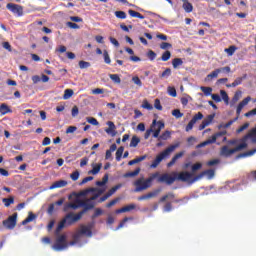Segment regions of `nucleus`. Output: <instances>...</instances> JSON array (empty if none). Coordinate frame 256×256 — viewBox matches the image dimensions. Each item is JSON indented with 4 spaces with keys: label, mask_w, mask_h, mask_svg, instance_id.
<instances>
[{
    "label": "nucleus",
    "mask_w": 256,
    "mask_h": 256,
    "mask_svg": "<svg viewBox=\"0 0 256 256\" xmlns=\"http://www.w3.org/2000/svg\"><path fill=\"white\" fill-rule=\"evenodd\" d=\"M132 81L134 85H137V87H143V82L138 76L132 77Z\"/></svg>",
    "instance_id": "nucleus-53"
},
{
    "label": "nucleus",
    "mask_w": 256,
    "mask_h": 256,
    "mask_svg": "<svg viewBox=\"0 0 256 256\" xmlns=\"http://www.w3.org/2000/svg\"><path fill=\"white\" fill-rule=\"evenodd\" d=\"M135 204H129L127 206L122 207L124 213H129V211H133L135 209Z\"/></svg>",
    "instance_id": "nucleus-56"
},
{
    "label": "nucleus",
    "mask_w": 256,
    "mask_h": 256,
    "mask_svg": "<svg viewBox=\"0 0 256 256\" xmlns=\"http://www.w3.org/2000/svg\"><path fill=\"white\" fill-rule=\"evenodd\" d=\"M224 51L227 53V55H229V57H231L235 54V51H237V47L232 45L229 48H226Z\"/></svg>",
    "instance_id": "nucleus-45"
},
{
    "label": "nucleus",
    "mask_w": 256,
    "mask_h": 256,
    "mask_svg": "<svg viewBox=\"0 0 256 256\" xmlns=\"http://www.w3.org/2000/svg\"><path fill=\"white\" fill-rule=\"evenodd\" d=\"M81 207H84V209L82 211H80V213H83V215H85V213H87V211L93 209V207H95V204L90 201L89 199L83 201L81 200L80 202Z\"/></svg>",
    "instance_id": "nucleus-17"
},
{
    "label": "nucleus",
    "mask_w": 256,
    "mask_h": 256,
    "mask_svg": "<svg viewBox=\"0 0 256 256\" xmlns=\"http://www.w3.org/2000/svg\"><path fill=\"white\" fill-rule=\"evenodd\" d=\"M213 119H215V114H210L207 116L206 119H204L202 121V123L199 125V131H203V129H205V127H209V125H211V123H213Z\"/></svg>",
    "instance_id": "nucleus-18"
},
{
    "label": "nucleus",
    "mask_w": 256,
    "mask_h": 256,
    "mask_svg": "<svg viewBox=\"0 0 256 256\" xmlns=\"http://www.w3.org/2000/svg\"><path fill=\"white\" fill-rule=\"evenodd\" d=\"M221 163V160L219 159H213L207 162L208 167H213L215 165H219Z\"/></svg>",
    "instance_id": "nucleus-61"
},
{
    "label": "nucleus",
    "mask_w": 256,
    "mask_h": 256,
    "mask_svg": "<svg viewBox=\"0 0 256 256\" xmlns=\"http://www.w3.org/2000/svg\"><path fill=\"white\" fill-rule=\"evenodd\" d=\"M171 47H173V45H171V43H169V42H162L160 44V49H163V50L171 49Z\"/></svg>",
    "instance_id": "nucleus-62"
},
{
    "label": "nucleus",
    "mask_w": 256,
    "mask_h": 256,
    "mask_svg": "<svg viewBox=\"0 0 256 256\" xmlns=\"http://www.w3.org/2000/svg\"><path fill=\"white\" fill-rule=\"evenodd\" d=\"M200 89L204 93V95H206V97H209V95H211V93H213V88H211V87L202 86Z\"/></svg>",
    "instance_id": "nucleus-46"
},
{
    "label": "nucleus",
    "mask_w": 256,
    "mask_h": 256,
    "mask_svg": "<svg viewBox=\"0 0 256 256\" xmlns=\"http://www.w3.org/2000/svg\"><path fill=\"white\" fill-rule=\"evenodd\" d=\"M64 227H65V220H62V221L58 224V226H57V228H56V230H55V235H59V233H61V230H62Z\"/></svg>",
    "instance_id": "nucleus-54"
},
{
    "label": "nucleus",
    "mask_w": 256,
    "mask_h": 256,
    "mask_svg": "<svg viewBox=\"0 0 256 256\" xmlns=\"http://www.w3.org/2000/svg\"><path fill=\"white\" fill-rule=\"evenodd\" d=\"M73 94H74L73 89H66L64 91L63 99L64 100L71 99L73 97Z\"/></svg>",
    "instance_id": "nucleus-44"
},
{
    "label": "nucleus",
    "mask_w": 256,
    "mask_h": 256,
    "mask_svg": "<svg viewBox=\"0 0 256 256\" xmlns=\"http://www.w3.org/2000/svg\"><path fill=\"white\" fill-rule=\"evenodd\" d=\"M109 181V174H105L102 178V181H96V185L98 187H103L104 185H107Z\"/></svg>",
    "instance_id": "nucleus-35"
},
{
    "label": "nucleus",
    "mask_w": 256,
    "mask_h": 256,
    "mask_svg": "<svg viewBox=\"0 0 256 256\" xmlns=\"http://www.w3.org/2000/svg\"><path fill=\"white\" fill-rule=\"evenodd\" d=\"M161 177V175L159 174V172H155L153 174H151L146 180L145 178H139L136 181H134L133 185L135 188V192L139 193L141 191H146V189H149V187H151V185H153V181H155V179H157V182L159 183V178Z\"/></svg>",
    "instance_id": "nucleus-2"
},
{
    "label": "nucleus",
    "mask_w": 256,
    "mask_h": 256,
    "mask_svg": "<svg viewBox=\"0 0 256 256\" xmlns=\"http://www.w3.org/2000/svg\"><path fill=\"white\" fill-rule=\"evenodd\" d=\"M175 181H182V183H187L191 181L193 183V173L190 172H173L172 175L164 173L158 178V183H166V185H173Z\"/></svg>",
    "instance_id": "nucleus-1"
},
{
    "label": "nucleus",
    "mask_w": 256,
    "mask_h": 256,
    "mask_svg": "<svg viewBox=\"0 0 256 256\" xmlns=\"http://www.w3.org/2000/svg\"><path fill=\"white\" fill-rule=\"evenodd\" d=\"M167 199H172V203H178L179 205H187L189 203V200L191 199L189 196H185L180 199H175V193L173 192H168L166 195L162 196L160 198V203H165Z\"/></svg>",
    "instance_id": "nucleus-6"
},
{
    "label": "nucleus",
    "mask_w": 256,
    "mask_h": 256,
    "mask_svg": "<svg viewBox=\"0 0 256 256\" xmlns=\"http://www.w3.org/2000/svg\"><path fill=\"white\" fill-rule=\"evenodd\" d=\"M157 195H159V190H155L153 192H149L148 194L138 197V201H145L147 199H153V197H157Z\"/></svg>",
    "instance_id": "nucleus-19"
},
{
    "label": "nucleus",
    "mask_w": 256,
    "mask_h": 256,
    "mask_svg": "<svg viewBox=\"0 0 256 256\" xmlns=\"http://www.w3.org/2000/svg\"><path fill=\"white\" fill-rule=\"evenodd\" d=\"M220 95L221 98L224 100V103H226V105H229V95L227 94V92L225 90H221Z\"/></svg>",
    "instance_id": "nucleus-47"
},
{
    "label": "nucleus",
    "mask_w": 256,
    "mask_h": 256,
    "mask_svg": "<svg viewBox=\"0 0 256 256\" xmlns=\"http://www.w3.org/2000/svg\"><path fill=\"white\" fill-rule=\"evenodd\" d=\"M171 138V132L169 130L164 131L158 138V141H167Z\"/></svg>",
    "instance_id": "nucleus-33"
},
{
    "label": "nucleus",
    "mask_w": 256,
    "mask_h": 256,
    "mask_svg": "<svg viewBox=\"0 0 256 256\" xmlns=\"http://www.w3.org/2000/svg\"><path fill=\"white\" fill-rule=\"evenodd\" d=\"M152 133H153V137L154 139H159V135L161 133L162 129H165V122L159 120H153L152 122Z\"/></svg>",
    "instance_id": "nucleus-9"
},
{
    "label": "nucleus",
    "mask_w": 256,
    "mask_h": 256,
    "mask_svg": "<svg viewBox=\"0 0 256 256\" xmlns=\"http://www.w3.org/2000/svg\"><path fill=\"white\" fill-rule=\"evenodd\" d=\"M61 187H67V181L65 180H59L54 182L49 189L53 190V189H61Z\"/></svg>",
    "instance_id": "nucleus-21"
},
{
    "label": "nucleus",
    "mask_w": 256,
    "mask_h": 256,
    "mask_svg": "<svg viewBox=\"0 0 256 256\" xmlns=\"http://www.w3.org/2000/svg\"><path fill=\"white\" fill-rule=\"evenodd\" d=\"M179 147H181L180 142H177L175 144L170 145L168 148H166L164 151H162L155 158V160L150 165V168L151 169H157V167H159V164L161 163V161H163L165 159V157H169V155H171L173 153V151H175V149H179Z\"/></svg>",
    "instance_id": "nucleus-3"
},
{
    "label": "nucleus",
    "mask_w": 256,
    "mask_h": 256,
    "mask_svg": "<svg viewBox=\"0 0 256 256\" xmlns=\"http://www.w3.org/2000/svg\"><path fill=\"white\" fill-rule=\"evenodd\" d=\"M2 225L12 231L17 226V213H14L12 216H9L6 220L2 222Z\"/></svg>",
    "instance_id": "nucleus-10"
},
{
    "label": "nucleus",
    "mask_w": 256,
    "mask_h": 256,
    "mask_svg": "<svg viewBox=\"0 0 256 256\" xmlns=\"http://www.w3.org/2000/svg\"><path fill=\"white\" fill-rule=\"evenodd\" d=\"M114 15L117 19H127V13L125 11H116Z\"/></svg>",
    "instance_id": "nucleus-49"
},
{
    "label": "nucleus",
    "mask_w": 256,
    "mask_h": 256,
    "mask_svg": "<svg viewBox=\"0 0 256 256\" xmlns=\"http://www.w3.org/2000/svg\"><path fill=\"white\" fill-rule=\"evenodd\" d=\"M123 151H125V147L120 146L116 151V161H121V157H123Z\"/></svg>",
    "instance_id": "nucleus-43"
},
{
    "label": "nucleus",
    "mask_w": 256,
    "mask_h": 256,
    "mask_svg": "<svg viewBox=\"0 0 256 256\" xmlns=\"http://www.w3.org/2000/svg\"><path fill=\"white\" fill-rule=\"evenodd\" d=\"M79 171H74L71 175L70 178L72 179V181H77L79 179Z\"/></svg>",
    "instance_id": "nucleus-64"
},
{
    "label": "nucleus",
    "mask_w": 256,
    "mask_h": 256,
    "mask_svg": "<svg viewBox=\"0 0 256 256\" xmlns=\"http://www.w3.org/2000/svg\"><path fill=\"white\" fill-rule=\"evenodd\" d=\"M182 9H184L185 13L193 12V4L189 2V0H183Z\"/></svg>",
    "instance_id": "nucleus-23"
},
{
    "label": "nucleus",
    "mask_w": 256,
    "mask_h": 256,
    "mask_svg": "<svg viewBox=\"0 0 256 256\" xmlns=\"http://www.w3.org/2000/svg\"><path fill=\"white\" fill-rule=\"evenodd\" d=\"M171 59V51L166 50L162 56H161V61H169Z\"/></svg>",
    "instance_id": "nucleus-48"
},
{
    "label": "nucleus",
    "mask_w": 256,
    "mask_h": 256,
    "mask_svg": "<svg viewBox=\"0 0 256 256\" xmlns=\"http://www.w3.org/2000/svg\"><path fill=\"white\" fill-rule=\"evenodd\" d=\"M201 119H203V113L198 112L189 121V123L187 124V126L185 128V131H187V132L191 131L193 129V127L195 126V123H197L198 121H201Z\"/></svg>",
    "instance_id": "nucleus-13"
},
{
    "label": "nucleus",
    "mask_w": 256,
    "mask_h": 256,
    "mask_svg": "<svg viewBox=\"0 0 256 256\" xmlns=\"http://www.w3.org/2000/svg\"><path fill=\"white\" fill-rule=\"evenodd\" d=\"M205 175H208V177L211 179V178L215 177V170L208 169L206 171L201 172L200 174H198L197 176H195L192 179V183H195L196 181H199V179H203V177H205Z\"/></svg>",
    "instance_id": "nucleus-14"
},
{
    "label": "nucleus",
    "mask_w": 256,
    "mask_h": 256,
    "mask_svg": "<svg viewBox=\"0 0 256 256\" xmlns=\"http://www.w3.org/2000/svg\"><path fill=\"white\" fill-rule=\"evenodd\" d=\"M122 185L121 184H118L114 187H112L107 193L106 195L111 197L113 195H115V193H117V191H119V189H121Z\"/></svg>",
    "instance_id": "nucleus-36"
},
{
    "label": "nucleus",
    "mask_w": 256,
    "mask_h": 256,
    "mask_svg": "<svg viewBox=\"0 0 256 256\" xmlns=\"http://www.w3.org/2000/svg\"><path fill=\"white\" fill-rule=\"evenodd\" d=\"M139 173H141V168L138 167L136 168L133 172H127L124 174L125 178H129V177H137V175H139Z\"/></svg>",
    "instance_id": "nucleus-31"
},
{
    "label": "nucleus",
    "mask_w": 256,
    "mask_h": 256,
    "mask_svg": "<svg viewBox=\"0 0 256 256\" xmlns=\"http://www.w3.org/2000/svg\"><path fill=\"white\" fill-rule=\"evenodd\" d=\"M86 121L88 123H90V125H94V126H97L99 125V121H97V119L93 118V117H87L86 118Z\"/></svg>",
    "instance_id": "nucleus-59"
},
{
    "label": "nucleus",
    "mask_w": 256,
    "mask_h": 256,
    "mask_svg": "<svg viewBox=\"0 0 256 256\" xmlns=\"http://www.w3.org/2000/svg\"><path fill=\"white\" fill-rule=\"evenodd\" d=\"M83 217V212H79L78 214L68 213L62 221H65V225H73V223H77V221H81Z\"/></svg>",
    "instance_id": "nucleus-8"
},
{
    "label": "nucleus",
    "mask_w": 256,
    "mask_h": 256,
    "mask_svg": "<svg viewBox=\"0 0 256 256\" xmlns=\"http://www.w3.org/2000/svg\"><path fill=\"white\" fill-rule=\"evenodd\" d=\"M37 219V215L33 214V212H29L26 219L21 222V225H27V223H31V221H35Z\"/></svg>",
    "instance_id": "nucleus-26"
},
{
    "label": "nucleus",
    "mask_w": 256,
    "mask_h": 256,
    "mask_svg": "<svg viewBox=\"0 0 256 256\" xmlns=\"http://www.w3.org/2000/svg\"><path fill=\"white\" fill-rule=\"evenodd\" d=\"M93 227H95V223L91 222L87 225H81L78 230L81 235H86V237H93Z\"/></svg>",
    "instance_id": "nucleus-12"
},
{
    "label": "nucleus",
    "mask_w": 256,
    "mask_h": 256,
    "mask_svg": "<svg viewBox=\"0 0 256 256\" xmlns=\"http://www.w3.org/2000/svg\"><path fill=\"white\" fill-rule=\"evenodd\" d=\"M183 155H185V151H181V152L177 153L176 155H174L173 158L171 159V161L167 164V167H173V165L175 163H177V160L181 159V157H183Z\"/></svg>",
    "instance_id": "nucleus-22"
},
{
    "label": "nucleus",
    "mask_w": 256,
    "mask_h": 256,
    "mask_svg": "<svg viewBox=\"0 0 256 256\" xmlns=\"http://www.w3.org/2000/svg\"><path fill=\"white\" fill-rule=\"evenodd\" d=\"M101 167H103V164H92V169L88 172L89 175H97L99 171H101Z\"/></svg>",
    "instance_id": "nucleus-24"
},
{
    "label": "nucleus",
    "mask_w": 256,
    "mask_h": 256,
    "mask_svg": "<svg viewBox=\"0 0 256 256\" xmlns=\"http://www.w3.org/2000/svg\"><path fill=\"white\" fill-rule=\"evenodd\" d=\"M0 113L1 115H7V113H11V108H9L7 104L3 103L0 105Z\"/></svg>",
    "instance_id": "nucleus-34"
},
{
    "label": "nucleus",
    "mask_w": 256,
    "mask_h": 256,
    "mask_svg": "<svg viewBox=\"0 0 256 256\" xmlns=\"http://www.w3.org/2000/svg\"><path fill=\"white\" fill-rule=\"evenodd\" d=\"M236 121H237V118H235L234 120H230L225 124H220L218 126V129H229V127H231V125H233Z\"/></svg>",
    "instance_id": "nucleus-40"
},
{
    "label": "nucleus",
    "mask_w": 256,
    "mask_h": 256,
    "mask_svg": "<svg viewBox=\"0 0 256 256\" xmlns=\"http://www.w3.org/2000/svg\"><path fill=\"white\" fill-rule=\"evenodd\" d=\"M243 83V78L238 77L236 78L233 83L227 84L226 87L231 88V87H237L238 85H241Z\"/></svg>",
    "instance_id": "nucleus-39"
},
{
    "label": "nucleus",
    "mask_w": 256,
    "mask_h": 256,
    "mask_svg": "<svg viewBox=\"0 0 256 256\" xmlns=\"http://www.w3.org/2000/svg\"><path fill=\"white\" fill-rule=\"evenodd\" d=\"M6 9H8V11H11L13 15H17V17H23V6L21 5L8 3L6 5Z\"/></svg>",
    "instance_id": "nucleus-11"
},
{
    "label": "nucleus",
    "mask_w": 256,
    "mask_h": 256,
    "mask_svg": "<svg viewBox=\"0 0 256 256\" xmlns=\"http://www.w3.org/2000/svg\"><path fill=\"white\" fill-rule=\"evenodd\" d=\"M168 94L170 97H177V90L175 87H168Z\"/></svg>",
    "instance_id": "nucleus-60"
},
{
    "label": "nucleus",
    "mask_w": 256,
    "mask_h": 256,
    "mask_svg": "<svg viewBox=\"0 0 256 256\" xmlns=\"http://www.w3.org/2000/svg\"><path fill=\"white\" fill-rule=\"evenodd\" d=\"M108 128L105 129L106 133L111 134L112 137H115L117 135V132L115 131L116 126L115 123H113L112 121H108L107 122Z\"/></svg>",
    "instance_id": "nucleus-20"
},
{
    "label": "nucleus",
    "mask_w": 256,
    "mask_h": 256,
    "mask_svg": "<svg viewBox=\"0 0 256 256\" xmlns=\"http://www.w3.org/2000/svg\"><path fill=\"white\" fill-rule=\"evenodd\" d=\"M147 159V155H144V156H140V157H137L133 160H130L128 162V165H137V163H141V161H145Z\"/></svg>",
    "instance_id": "nucleus-30"
},
{
    "label": "nucleus",
    "mask_w": 256,
    "mask_h": 256,
    "mask_svg": "<svg viewBox=\"0 0 256 256\" xmlns=\"http://www.w3.org/2000/svg\"><path fill=\"white\" fill-rule=\"evenodd\" d=\"M81 207V199L77 198L74 202L68 203L66 209H79Z\"/></svg>",
    "instance_id": "nucleus-25"
},
{
    "label": "nucleus",
    "mask_w": 256,
    "mask_h": 256,
    "mask_svg": "<svg viewBox=\"0 0 256 256\" xmlns=\"http://www.w3.org/2000/svg\"><path fill=\"white\" fill-rule=\"evenodd\" d=\"M248 139H250L252 143H256V127L251 129L240 141L241 143H247Z\"/></svg>",
    "instance_id": "nucleus-16"
},
{
    "label": "nucleus",
    "mask_w": 256,
    "mask_h": 256,
    "mask_svg": "<svg viewBox=\"0 0 256 256\" xmlns=\"http://www.w3.org/2000/svg\"><path fill=\"white\" fill-rule=\"evenodd\" d=\"M172 115L173 117H176V119H181V117H183V113H181L180 109H174Z\"/></svg>",
    "instance_id": "nucleus-55"
},
{
    "label": "nucleus",
    "mask_w": 256,
    "mask_h": 256,
    "mask_svg": "<svg viewBox=\"0 0 256 256\" xmlns=\"http://www.w3.org/2000/svg\"><path fill=\"white\" fill-rule=\"evenodd\" d=\"M141 143V138L138 136H133L130 142V147H137Z\"/></svg>",
    "instance_id": "nucleus-41"
},
{
    "label": "nucleus",
    "mask_w": 256,
    "mask_h": 256,
    "mask_svg": "<svg viewBox=\"0 0 256 256\" xmlns=\"http://www.w3.org/2000/svg\"><path fill=\"white\" fill-rule=\"evenodd\" d=\"M168 77H171V68H166L162 75H160L161 79H167Z\"/></svg>",
    "instance_id": "nucleus-51"
},
{
    "label": "nucleus",
    "mask_w": 256,
    "mask_h": 256,
    "mask_svg": "<svg viewBox=\"0 0 256 256\" xmlns=\"http://www.w3.org/2000/svg\"><path fill=\"white\" fill-rule=\"evenodd\" d=\"M181 65H183V59H181V58H174L172 60V67L174 69H178V67H181Z\"/></svg>",
    "instance_id": "nucleus-37"
},
{
    "label": "nucleus",
    "mask_w": 256,
    "mask_h": 256,
    "mask_svg": "<svg viewBox=\"0 0 256 256\" xmlns=\"http://www.w3.org/2000/svg\"><path fill=\"white\" fill-rule=\"evenodd\" d=\"M80 69H88V67H91V63L81 60L79 62Z\"/></svg>",
    "instance_id": "nucleus-58"
},
{
    "label": "nucleus",
    "mask_w": 256,
    "mask_h": 256,
    "mask_svg": "<svg viewBox=\"0 0 256 256\" xmlns=\"http://www.w3.org/2000/svg\"><path fill=\"white\" fill-rule=\"evenodd\" d=\"M147 57L148 59H150V61H155V59L157 58V53H155L153 50H150L147 53Z\"/></svg>",
    "instance_id": "nucleus-57"
},
{
    "label": "nucleus",
    "mask_w": 256,
    "mask_h": 256,
    "mask_svg": "<svg viewBox=\"0 0 256 256\" xmlns=\"http://www.w3.org/2000/svg\"><path fill=\"white\" fill-rule=\"evenodd\" d=\"M120 201H121V198L117 197V198L111 200L108 204H106V207L108 209H111V207H113L114 205H117V203H119Z\"/></svg>",
    "instance_id": "nucleus-50"
},
{
    "label": "nucleus",
    "mask_w": 256,
    "mask_h": 256,
    "mask_svg": "<svg viewBox=\"0 0 256 256\" xmlns=\"http://www.w3.org/2000/svg\"><path fill=\"white\" fill-rule=\"evenodd\" d=\"M247 143H240L234 148H229V146H222L220 149V157L229 158L231 155H235V153H239V151H243L247 149Z\"/></svg>",
    "instance_id": "nucleus-4"
},
{
    "label": "nucleus",
    "mask_w": 256,
    "mask_h": 256,
    "mask_svg": "<svg viewBox=\"0 0 256 256\" xmlns=\"http://www.w3.org/2000/svg\"><path fill=\"white\" fill-rule=\"evenodd\" d=\"M2 203H4L5 207H11V205L15 203V197L10 196L9 198H3Z\"/></svg>",
    "instance_id": "nucleus-29"
},
{
    "label": "nucleus",
    "mask_w": 256,
    "mask_h": 256,
    "mask_svg": "<svg viewBox=\"0 0 256 256\" xmlns=\"http://www.w3.org/2000/svg\"><path fill=\"white\" fill-rule=\"evenodd\" d=\"M89 193H96V195H98V197H101V195H103L105 193V189H101V188H87L84 191L81 192V195L83 197H85L86 195H89Z\"/></svg>",
    "instance_id": "nucleus-15"
},
{
    "label": "nucleus",
    "mask_w": 256,
    "mask_h": 256,
    "mask_svg": "<svg viewBox=\"0 0 256 256\" xmlns=\"http://www.w3.org/2000/svg\"><path fill=\"white\" fill-rule=\"evenodd\" d=\"M117 151V144H112L110 149L106 151L105 159H111L112 153Z\"/></svg>",
    "instance_id": "nucleus-32"
},
{
    "label": "nucleus",
    "mask_w": 256,
    "mask_h": 256,
    "mask_svg": "<svg viewBox=\"0 0 256 256\" xmlns=\"http://www.w3.org/2000/svg\"><path fill=\"white\" fill-rule=\"evenodd\" d=\"M53 251H65V249H69V242H67V235L61 234L59 235L55 243L52 245Z\"/></svg>",
    "instance_id": "nucleus-5"
},
{
    "label": "nucleus",
    "mask_w": 256,
    "mask_h": 256,
    "mask_svg": "<svg viewBox=\"0 0 256 256\" xmlns=\"http://www.w3.org/2000/svg\"><path fill=\"white\" fill-rule=\"evenodd\" d=\"M219 73H221V70L219 69L212 71L210 74L206 76L205 81H211V79H217V77H219Z\"/></svg>",
    "instance_id": "nucleus-27"
},
{
    "label": "nucleus",
    "mask_w": 256,
    "mask_h": 256,
    "mask_svg": "<svg viewBox=\"0 0 256 256\" xmlns=\"http://www.w3.org/2000/svg\"><path fill=\"white\" fill-rule=\"evenodd\" d=\"M128 13L130 17H136L137 19H145V16L143 14L135 11V10H128Z\"/></svg>",
    "instance_id": "nucleus-38"
},
{
    "label": "nucleus",
    "mask_w": 256,
    "mask_h": 256,
    "mask_svg": "<svg viewBox=\"0 0 256 256\" xmlns=\"http://www.w3.org/2000/svg\"><path fill=\"white\" fill-rule=\"evenodd\" d=\"M109 78L111 79V81H113V83H116V85H120L121 77H119L118 74H110Z\"/></svg>",
    "instance_id": "nucleus-42"
},
{
    "label": "nucleus",
    "mask_w": 256,
    "mask_h": 256,
    "mask_svg": "<svg viewBox=\"0 0 256 256\" xmlns=\"http://www.w3.org/2000/svg\"><path fill=\"white\" fill-rule=\"evenodd\" d=\"M255 153H256V148L253 149V150H249L247 152H244V153H240V154L237 155L236 158L237 159H243L245 157H252V155H255Z\"/></svg>",
    "instance_id": "nucleus-28"
},
{
    "label": "nucleus",
    "mask_w": 256,
    "mask_h": 256,
    "mask_svg": "<svg viewBox=\"0 0 256 256\" xmlns=\"http://www.w3.org/2000/svg\"><path fill=\"white\" fill-rule=\"evenodd\" d=\"M226 133V130L215 133L214 135L211 136L210 139L205 140L204 142L198 144L196 146V149H201L203 147H207V145H213V143H217V139H219V137H223V135H225Z\"/></svg>",
    "instance_id": "nucleus-7"
},
{
    "label": "nucleus",
    "mask_w": 256,
    "mask_h": 256,
    "mask_svg": "<svg viewBox=\"0 0 256 256\" xmlns=\"http://www.w3.org/2000/svg\"><path fill=\"white\" fill-rule=\"evenodd\" d=\"M103 57L106 65H111V57H109V52H107V50L103 51Z\"/></svg>",
    "instance_id": "nucleus-52"
},
{
    "label": "nucleus",
    "mask_w": 256,
    "mask_h": 256,
    "mask_svg": "<svg viewBox=\"0 0 256 256\" xmlns=\"http://www.w3.org/2000/svg\"><path fill=\"white\" fill-rule=\"evenodd\" d=\"M249 128V123H245L244 125L240 126L237 130H236V133L239 134V133H243V131H245V129H248Z\"/></svg>",
    "instance_id": "nucleus-63"
}]
</instances>
